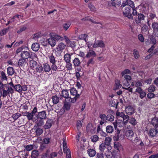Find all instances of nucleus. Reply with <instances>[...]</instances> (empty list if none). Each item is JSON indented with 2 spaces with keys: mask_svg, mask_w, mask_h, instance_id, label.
Returning <instances> with one entry per match:
<instances>
[{
  "mask_svg": "<svg viewBox=\"0 0 158 158\" xmlns=\"http://www.w3.org/2000/svg\"><path fill=\"white\" fill-rule=\"evenodd\" d=\"M20 56L22 58H23L25 59H27L28 58L33 59L36 56L34 53L31 52H28L27 51H22Z\"/></svg>",
  "mask_w": 158,
  "mask_h": 158,
  "instance_id": "f257e3e1",
  "label": "nucleus"
},
{
  "mask_svg": "<svg viewBox=\"0 0 158 158\" xmlns=\"http://www.w3.org/2000/svg\"><path fill=\"white\" fill-rule=\"evenodd\" d=\"M13 93V90L12 87L9 85L7 86H5L2 90V96L3 97H6L8 95H9L10 93L12 94Z\"/></svg>",
  "mask_w": 158,
  "mask_h": 158,
  "instance_id": "f03ea898",
  "label": "nucleus"
},
{
  "mask_svg": "<svg viewBox=\"0 0 158 158\" xmlns=\"http://www.w3.org/2000/svg\"><path fill=\"white\" fill-rule=\"evenodd\" d=\"M63 149L64 152L66 153V158H71L70 151L69 149L67 148L66 138H63Z\"/></svg>",
  "mask_w": 158,
  "mask_h": 158,
  "instance_id": "7ed1b4c3",
  "label": "nucleus"
},
{
  "mask_svg": "<svg viewBox=\"0 0 158 158\" xmlns=\"http://www.w3.org/2000/svg\"><path fill=\"white\" fill-rule=\"evenodd\" d=\"M128 120H123V119H117L115 122L113 123L114 128L116 129L117 127H122L126 124Z\"/></svg>",
  "mask_w": 158,
  "mask_h": 158,
  "instance_id": "20e7f679",
  "label": "nucleus"
},
{
  "mask_svg": "<svg viewBox=\"0 0 158 158\" xmlns=\"http://www.w3.org/2000/svg\"><path fill=\"white\" fill-rule=\"evenodd\" d=\"M116 115L117 119L128 120L129 117L127 115H125L123 112L120 113L117 111L116 113Z\"/></svg>",
  "mask_w": 158,
  "mask_h": 158,
  "instance_id": "39448f33",
  "label": "nucleus"
},
{
  "mask_svg": "<svg viewBox=\"0 0 158 158\" xmlns=\"http://www.w3.org/2000/svg\"><path fill=\"white\" fill-rule=\"evenodd\" d=\"M33 122L35 123L37 126L40 127L43 125L44 123V119L38 118L37 117H34L33 119Z\"/></svg>",
  "mask_w": 158,
  "mask_h": 158,
  "instance_id": "423d86ee",
  "label": "nucleus"
},
{
  "mask_svg": "<svg viewBox=\"0 0 158 158\" xmlns=\"http://www.w3.org/2000/svg\"><path fill=\"white\" fill-rule=\"evenodd\" d=\"M125 135L127 139L132 141V138L134 135V132L132 129L128 130L126 131Z\"/></svg>",
  "mask_w": 158,
  "mask_h": 158,
  "instance_id": "0eeeda50",
  "label": "nucleus"
},
{
  "mask_svg": "<svg viewBox=\"0 0 158 158\" xmlns=\"http://www.w3.org/2000/svg\"><path fill=\"white\" fill-rule=\"evenodd\" d=\"M93 47L94 48H97L98 47L103 48L105 47V44L101 40H96Z\"/></svg>",
  "mask_w": 158,
  "mask_h": 158,
  "instance_id": "6e6552de",
  "label": "nucleus"
},
{
  "mask_svg": "<svg viewBox=\"0 0 158 158\" xmlns=\"http://www.w3.org/2000/svg\"><path fill=\"white\" fill-rule=\"evenodd\" d=\"M35 117L43 119H45L47 118V114L45 110L38 112L35 116Z\"/></svg>",
  "mask_w": 158,
  "mask_h": 158,
  "instance_id": "1a4fd4ad",
  "label": "nucleus"
},
{
  "mask_svg": "<svg viewBox=\"0 0 158 158\" xmlns=\"http://www.w3.org/2000/svg\"><path fill=\"white\" fill-rule=\"evenodd\" d=\"M50 38L48 39V42L52 47H54L56 44V41L53 37H52L51 33L50 34Z\"/></svg>",
  "mask_w": 158,
  "mask_h": 158,
  "instance_id": "9d476101",
  "label": "nucleus"
},
{
  "mask_svg": "<svg viewBox=\"0 0 158 158\" xmlns=\"http://www.w3.org/2000/svg\"><path fill=\"white\" fill-rule=\"evenodd\" d=\"M143 82L141 80L135 81L132 82L131 85L133 87H140L143 86Z\"/></svg>",
  "mask_w": 158,
  "mask_h": 158,
  "instance_id": "9b49d317",
  "label": "nucleus"
},
{
  "mask_svg": "<svg viewBox=\"0 0 158 158\" xmlns=\"http://www.w3.org/2000/svg\"><path fill=\"white\" fill-rule=\"evenodd\" d=\"M71 94L72 95L76 97H79L80 94L77 93V91L74 88H72L70 89Z\"/></svg>",
  "mask_w": 158,
  "mask_h": 158,
  "instance_id": "f8f14e48",
  "label": "nucleus"
},
{
  "mask_svg": "<svg viewBox=\"0 0 158 158\" xmlns=\"http://www.w3.org/2000/svg\"><path fill=\"white\" fill-rule=\"evenodd\" d=\"M52 37H53L55 40L62 41L64 40L63 37L56 33H51Z\"/></svg>",
  "mask_w": 158,
  "mask_h": 158,
  "instance_id": "ddd939ff",
  "label": "nucleus"
},
{
  "mask_svg": "<svg viewBox=\"0 0 158 158\" xmlns=\"http://www.w3.org/2000/svg\"><path fill=\"white\" fill-rule=\"evenodd\" d=\"M87 53L86 56L87 58L94 57L96 56V54L95 52L92 50H89Z\"/></svg>",
  "mask_w": 158,
  "mask_h": 158,
  "instance_id": "4468645a",
  "label": "nucleus"
},
{
  "mask_svg": "<svg viewBox=\"0 0 158 158\" xmlns=\"http://www.w3.org/2000/svg\"><path fill=\"white\" fill-rule=\"evenodd\" d=\"M52 121L51 119H48L45 125L44 126V129H48L50 128L52 126Z\"/></svg>",
  "mask_w": 158,
  "mask_h": 158,
  "instance_id": "2eb2a0df",
  "label": "nucleus"
},
{
  "mask_svg": "<svg viewBox=\"0 0 158 158\" xmlns=\"http://www.w3.org/2000/svg\"><path fill=\"white\" fill-rule=\"evenodd\" d=\"M125 111L128 115H131L134 113V109L131 106H128L126 108Z\"/></svg>",
  "mask_w": 158,
  "mask_h": 158,
  "instance_id": "dca6fc26",
  "label": "nucleus"
},
{
  "mask_svg": "<svg viewBox=\"0 0 158 158\" xmlns=\"http://www.w3.org/2000/svg\"><path fill=\"white\" fill-rule=\"evenodd\" d=\"M43 70L45 72H49L51 70L50 66L48 63H44L43 65Z\"/></svg>",
  "mask_w": 158,
  "mask_h": 158,
  "instance_id": "f3484780",
  "label": "nucleus"
},
{
  "mask_svg": "<svg viewBox=\"0 0 158 158\" xmlns=\"http://www.w3.org/2000/svg\"><path fill=\"white\" fill-rule=\"evenodd\" d=\"M40 47V45L37 43H35L33 44L31 46L32 50L35 52L39 50Z\"/></svg>",
  "mask_w": 158,
  "mask_h": 158,
  "instance_id": "a211bd4d",
  "label": "nucleus"
},
{
  "mask_svg": "<svg viewBox=\"0 0 158 158\" xmlns=\"http://www.w3.org/2000/svg\"><path fill=\"white\" fill-rule=\"evenodd\" d=\"M104 155L106 158H112L113 156L112 153L108 148H106V150L105 151Z\"/></svg>",
  "mask_w": 158,
  "mask_h": 158,
  "instance_id": "6ab92c4d",
  "label": "nucleus"
},
{
  "mask_svg": "<svg viewBox=\"0 0 158 158\" xmlns=\"http://www.w3.org/2000/svg\"><path fill=\"white\" fill-rule=\"evenodd\" d=\"M66 46L64 43L61 42L57 46L56 49L58 51H62L65 48Z\"/></svg>",
  "mask_w": 158,
  "mask_h": 158,
  "instance_id": "aec40b11",
  "label": "nucleus"
},
{
  "mask_svg": "<svg viewBox=\"0 0 158 158\" xmlns=\"http://www.w3.org/2000/svg\"><path fill=\"white\" fill-rule=\"evenodd\" d=\"M24 114H26V115L23 114V115L26 116L28 120H32L33 122V119L34 118V117H33L34 114H33L32 113L27 112L24 113Z\"/></svg>",
  "mask_w": 158,
  "mask_h": 158,
  "instance_id": "412c9836",
  "label": "nucleus"
},
{
  "mask_svg": "<svg viewBox=\"0 0 158 158\" xmlns=\"http://www.w3.org/2000/svg\"><path fill=\"white\" fill-rule=\"evenodd\" d=\"M81 62L78 58H75L73 60V63L76 69V67H79L80 64Z\"/></svg>",
  "mask_w": 158,
  "mask_h": 158,
  "instance_id": "4be33fe9",
  "label": "nucleus"
},
{
  "mask_svg": "<svg viewBox=\"0 0 158 158\" xmlns=\"http://www.w3.org/2000/svg\"><path fill=\"white\" fill-rule=\"evenodd\" d=\"M50 62L51 63H56V60L54 56L52 54H51L48 55L47 57Z\"/></svg>",
  "mask_w": 158,
  "mask_h": 158,
  "instance_id": "5701e85b",
  "label": "nucleus"
},
{
  "mask_svg": "<svg viewBox=\"0 0 158 158\" xmlns=\"http://www.w3.org/2000/svg\"><path fill=\"white\" fill-rule=\"evenodd\" d=\"M71 55L70 53H66L64 55V59L66 63H68L70 61Z\"/></svg>",
  "mask_w": 158,
  "mask_h": 158,
  "instance_id": "b1692460",
  "label": "nucleus"
},
{
  "mask_svg": "<svg viewBox=\"0 0 158 158\" xmlns=\"http://www.w3.org/2000/svg\"><path fill=\"white\" fill-rule=\"evenodd\" d=\"M38 65L36 61L32 60L30 61V66L33 69L35 70Z\"/></svg>",
  "mask_w": 158,
  "mask_h": 158,
  "instance_id": "393cba45",
  "label": "nucleus"
},
{
  "mask_svg": "<svg viewBox=\"0 0 158 158\" xmlns=\"http://www.w3.org/2000/svg\"><path fill=\"white\" fill-rule=\"evenodd\" d=\"M61 95L62 97H63L66 98L67 100L68 99L69 97V94L68 90H67L64 89L62 91Z\"/></svg>",
  "mask_w": 158,
  "mask_h": 158,
  "instance_id": "a878e982",
  "label": "nucleus"
},
{
  "mask_svg": "<svg viewBox=\"0 0 158 158\" xmlns=\"http://www.w3.org/2000/svg\"><path fill=\"white\" fill-rule=\"evenodd\" d=\"M87 153L89 156L90 157H93L96 154L95 151L91 149H88L87 150Z\"/></svg>",
  "mask_w": 158,
  "mask_h": 158,
  "instance_id": "bb28decb",
  "label": "nucleus"
},
{
  "mask_svg": "<svg viewBox=\"0 0 158 158\" xmlns=\"http://www.w3.org/2000/svg\"><path fill=\"white\" fill-rule=\"evenodd\" d=\"M88 35L85 34H82L79 36L78 38L79 39L84 40L86 42L88 40Z\"/></svg>",
  "mask_w": 158,
  "mask_h": 158,
  "instance_id": "cd10ccee",
  "label": "nucleus"
},
{
  "mask_svg": "<svg viewBox=\"0 0 158 158\" xmlns=\"http://www.w3.org/2000/svg\"><path fill=\"white\" fill-rule=\"evenodd\" d=\"M15 72L14 69L13 67H9L7 69V73L10 76H11L14 74Z\"/></svg>",
  "mask_w": 158,
  "mask_h": 158,
  "instance_id": "c85d7f7f",
  "label": "nucleus"
},
{
  "mask_svg": "<svg viewBox=\"0 0 158 158\" xmlns=\"http://www.w3.org/2000/svg\"><path fill=\"white\" fill-rule=\"evenodd\" d=\"M26 59L23 58L19 59L18 62L19 66H23L25 65L26 63Z\"/></svg>",
  "mask_w": 158,
  "mask_h": 158,
  "instance_id": "c756f323",
  "label": "nucleus"
},
{
  "mask_svg": "<svg viewBox=\"0 0 158 158\" xmlns=\"http://www.w3.org/2000/svg\"><path fill=\"white\" fill-rule=\"evenodd\" d=\"M157 134L154 129H152L149 131L148 134L150 136L152 137L155 136Z\"/></svg>",
  "mask_w": 158,
  "mask_h": 158,
  "instance_id": "7c9ffc66",
  "label": "nucleus"
},
{
  "mask_svg": "<svg viewBox=\"0 0 158 158\" xmlns=\"http://www.w3.org/2000/svg\"><path fill=\"white\" fill-rule=\"evenodd\" d=\"M39 155L38 151L37 150H34L31 152V157L32 158H35L38 156Z\"/></svg>",
  "mask_w": 158,
  "mask_h": 158,
  "instance_id": "2f4dec72",
  "label": "nucleus"
},
{
  "mask_svg": "<svg viewBox=\"0 0 158 158\" xmlns=\"http://www.w3.org/2000/svg\"><path fill=\"white\" fill-rule=\"evenodd\" d=\"M115 86L114 88V89L116 90L120 88L122 86L121 84H120V82L118 80H116L115 81Z\"/></svg>",
  "mask_w": 158,
  "mask_h": 158,
  "instance_id": "473e14b6",
  "label": "nucleus"
},
{
  "mask_svg": "<svg viewBox=\"0 0 158 158\" xmlns=\"http://www.w3.org/2000/svg\"><path fill=\"white\" fill-rule=\"evenodd\" d=\"M43 129L40 128H37L35 131L36 135L37 136H39L41 135L43 133Z\"/></svg>",
  "mask_w": 158,
  "mask_h": 158,
  "instance_id": "72a5a7b5",
  "label": "nucleus"
},
{
  "mask_svg": "<svg viewBox=\"0 0 158 158\" xmlns=\"http://www.w3.org/2000/svg\"><path fill=\"white\" fill-rule=\"evenodd\" d=\"M152 27L154 31H158V23L156 22L153 23H152Z\"/></svg>",
  "mask_w": 158,
  "mask_h": 158,
  "instance_id": "f704fd0d",
  "label": "nucleus"
},
{
  "mask_svg": "<svg viewBox=\"0 0 158 158\" xmlns=\"http://www.w3.org/2000/svg\"><path fill=\"white\" fill-rule=\"evenodd\" d=\"M15 90L19 93L21 92V86L20 84H17L15 85L14 87Z\"/></svg>",
  "mask_w": 158,
  "mask_h": 158,
  "instance_id": "c9c22d12",
  "label": "nucleus"
},
{
  "mask_svg": "<svg viewBox=\"0 0 158 158\" xmlns=\"http://www.w3.org/2000/svg\"><path fill=\"white\" fill-rule=\"evenodd\" d=\"M106 145L104 143H101L99 146V149L100 151L102 152H103L106 149Z\"/></svg>",
  "mask_w": 158,
  "mask_h": 158,
  "instance_id": "e433bc0d",
  "label": "nucleus"
},
{
  "mask_svg": "<svg viewBox=\"0 0 158 158\" xmlns=\"http://www.w3.org/2000/svg\"><path fill=\"white\" fill-rule=\"evenodd\" d=\"M106 132L109 133H112L114 130L113 127L111 126H107L106 127Z\"/></svg>",
  "mask_w": 158,
  "mask_h": 158,
  "instance_id": "4c0bfd02",
  "label": "nucleus"
},
{
  "mask_svg": "<svg viewBox=\"0 0 158 158\" xmlns=\"http://www.w3.org/2000/svg\"><path fill=\"white\" fill-rule=\"evenodd\" d=\"M71 24V23L69 22H68L64 23L63 25V29L65 31H67L70 27Z\"/></svg>",
  "mask_w": 158,
  "mask_h": 158,
  "instance_id": "58836bf2",
  "label": "nucleus"
},
{
  "mask_svg": "<svg viewBox=\"0 0 158 158\" xmlns=\"http://www.w3.org/2000/svg\"><path fill=\"white\" fill-rule=\"evenodd\" d=\"M111 138L109 137H106L105 140V144L107 146L110 145V143L111 140Z\"/></svg>",
  "mask_w": 158,
  "mask_h": 158,
  "instance_id": "ea45409f",
  "label": "nucleus"
},
{
  "mask_svg": "<svg viewBox=\"0 0 158 158\" xmlns=\"http://www.w3.org/2000/svg\"><path fill=\"white\" fill-rule=\"evenodd\" d=\"M148 89L149 92H153L156 90V87L154 85H152L148 87Z\"/></svg>",
  "mask_w": 158,
  "mask_h": 158,
  "instance_id": "a19ab883",
  "label": "nucleus"
},
{
  "mask_svg": "<svg viewBox=\"0 0 158 158\" xmlns=\"http://www.w3.org/2000/svg\"><path fill=\"white\" fill-rule=\"evenodd\" d=\"M128 120H129V123L133 126L135 125L137 123L135 119L133 118H131L129 119Z\"/></svg>",
  "mask_w": 158,
  "mask_h": 158,
  "instance_id": "79ce46f5",
  "label": "nucleus"
},
{
  "mask_svg": "<svg viewBox=\"0 0 158 158\" xmlns=\"http://www.w3.org/2000/svg\"><path fill=\"white\" fill-rule=\"evenodd\" d=\"M52 102L54 104H56L59 101V97L57 96L56 95H55L53 96L52 98Z\"/></svg>",
  "mask_w": 158,
  "mask_h": 158,
  "instance_id": "37998d69",
  "label": "nucleus"
},
{
  "mask_svg": "<svg viewBox=\"0 0 158 158\" xmlns=\"http://www.w3.org/2000/svg\"><path fill=\"white\" fill-rule=\"evenodd\" d=\"M36 71L38 73H42L43 72V67L42 66H39V65L35 69Z\"/></svg>",
  "mask_w": 158,
  "mask_h": 158,
  "instance_id": "c03bdc74",
  "label": "nucleus"
},
{
  "mask_svg": "<svg viewBox=\"0 0 158 158\" xmlns=\"http://www.w3.org/2000/svg\"><path fill=\"white\" fill-rule=\"evenodd\" d=\"M114 119V116L111 114H109L106 116V120H107L110 121H113Z\"/></svg>",
  "mask_w": 158,
  "mask_h": 158,
  "instance_id": "a18cd8bd",
  "label": "nucleus"
},
{
  "mask_svg": "<svg viewBox=\"0 0 158 158\" xmlns=\"http://www.w3.org/2000/svg\"><path fill=\"white\" fill-rule=\"evenodd\" d=\"M82 20L84 21H86V20H89L91 21L92 23H97V24H102L101 23L99 22H97L93 20L92 19H91L89 18V17H86L85 18H84L82 19Z\"/></svg>",
  "mask_w": 158,
  "mask_h": 158,
  "instance_id": "49530a36",
  "label": "nucleus"
},
{
  "mask_svg": "<svg viewBox=\"0 0 158 158\" xmlns=\"http://www.w3.org/2000/svg\"><path fill=\"white\" fill-rule=\"evenodd\" d=\"M79 98V97H74V98H72L70 97H68L67 100L70 102L74 103L76 102L77 99Z\"/></svg>",
  "mask_w": 158,
  "mask_h": 158,
  "instance_id": "de8ad7c7",
  "label": "nucleus"
},
{
  "mask_svg": "<svg viewBox=\"0 0 158 158\" xmlns=\"http://www.w3.org/2000/svg\"><path fill=\"white\" fill-rule=\"evenodd\" d=\"M21 116V114H20L17 113L14 114L12 116V117L15 120H17Z\"/></svg>",
  "mask_w": 158,
  "mask_h": 158,
  "instance_id": "09e8293b",
  "label": "nucleus"
},
{
  "mask_svg": "<svg viewBox=\"0 0 158 158\" xmlns=\"http://www.w3.org/2000/svg\"><path fill=\"white\" fill-rule=\"evenodd\" d=\"M63 38L64 39V40L65 42L67 44L69 45H71V44L72 43V42L67 36H64Z\"/></svg>",
  "mask_w": 158,
  "mask_h": 158,
  "instance_id": "8fccbe9b",
  "label": "nucleus"
},
{
  "mask_svg": "<svg viewBox=\"0 0 158 158\" xmlns=\"http://www.w3.org/2000/svg\"><path fill=\"white\" fill-rule=\"evenodd\" d=\"M88 7L91 11L95 12L96 10L95 8L91 3H89V4Z\"/></svg>",
  "mask_w": 158,
  "mask_h": 158,
  "instance_id": "3c124183",
  "label": "nucleus"
},
{
  "mask_svg": "<svg viewBox=\"0 0 158 158\" xmlns=\"http://www.w3.org/2000/svg\"><path fill=\"white\" fill-rule=\"evenodd\" d=\"M98 136L96 135H94L91 137L92 141L94 142L97 141L98 140Z\"/></svg>",
  "mask_w": 158,
  "mask_h": 158,
  "instance_id": "603ef678",
  "label": "nucleus"
},
{
  "mask_svg": "<svg viewBox=\"0 0 158 158\" xmlns=\"http://www.w3.org/2000/svg\"><path fill=\"white\" fill-rule=\"evenodd\" d=\"M133 53L134 55L135 58V59H137L138 58L139 55L138 52L137 50L136 49H134L133 51Z\"/></svg>",
  "mask_w": 158,
  "mask_h": 158,
  "instance_id": "864d4df0",
  "label": "nucleus"
},
{
  "mask_svg": "<svg viewBox=\"0 0 158 158\" xmlns=\"http://www.w3.org/2000/svg\"><path fill=\"white\" fill-rule=\"evenodd\" d=\"M131 12V10L129 7H126L124 11L123 12V14L124 15L127 14L128 13V14H130Z\"/></svg>",
  "mask_w": 158,
  "mask_h": 158,
  "instance_id": "5fc2aeb1",
  "label": "nucleus"
},
{
  "mask_svg": "<svg viewBox=\"0 0 158 158\" xmlns=\"http://www.w3.org/2000/svg\"><path fill=\"white\" fill-rule=\"evenodd\" d=\"M70 106L71 105L68 102H66L64 103V107L66 110H68L70 109Z\"/></svg>",
  "mask_w": 158,
  "mask_h": 158,
  "instance_id": "6e6d98bb",
  "label": "nucleus"
},
{
  "mask_svg": "<svg viewBox=\"0 0 158 158\" xmlns=\"http://www.w3.org/2000/svg\"><path fill=\"white\" fill-rule=\"evenodd\" d=\"M131 83V81H128L127 80H123V85L126 86H129L130 85Z\"/></svg>",
  "mask_w": 158,
  "mask_h": 158,
  "instance_id": "4d7b16f0",
  "label": "nucleus"
},
{
  "mask_svg": "<svg viewBox=\"0 0 158 158\" xmlns=\"http://www.w3.org/2000/svg\"><path fill=\"white\" fill-rule=\"evenodd\" d=\"M34 147V145H27L25 147V148L27 151H30Z\"/></svg>",
  "mask_w": 158,
  "mask_h": 158,
  "instance_id": "13d9d810",
  "label": "nucleus"
},
{
  "mask_svg": "<svg viewBox=\"0 0 158 158\" xmlns=\"http://www.w3.org/2000/svg\"><path fill=\"white\" fill-rule=\"evenodd\" d=\"M127 5L130 6L132 8H135V6L133 2L131 0H127Z\"/></svg>",
  "mask_w": 158,
  "mask_h": 158,
  "instance_id": "bf43d9fd",
  "label": "nucleus"
},
{
  "mask_svg": "<svg viewBox=\"0 0 158 158\" xmlns=\"http://www.w3.org/2000/svg\"><path fill=\"white\" fill-rule=\"evenodd\" d=\"M51 68L53 71H56L57 70V67L56 64V63H52Z\"/></svg>",
  "mask_w": 158,
  "mask_h": 158,
  "instance_id": "052dcab7",
  "label": "nucleus"
},
{
  "mask_svg": "<svg viewBox=\"0 0 158 158\" xmlns=\"http://www.w3.org/2000/svg\"><path fill=\"white\" fill-rule=\"evenodd\" d=\"M138 19L139 21H141L144 19V15L141 14H138ZM138 23H140L139 21Z\"/></svg>",
  "mask_w": 158,
  "mask_h": 158,
  "instance_id": "680f3d73",
  "label": "nucleus"
},
{
  "mask_svg": "<svg viewBox=\"0 0 158 158\" xmlns=\"http://www.w3.org/2000/svg\"><path fill=\"white\" fill-rule=\"evenodd\" d=\"M130 72L131 71L130 70L128 69H126L121 73V75L123 76L126 75V74L130 73Z\"/></svg>",
  "mask_w": 158,
  "mask_h": 158,
  "instance_id": "e2e57ef3",
  "label": "nucleus"
},
{
  "mask_svg": "<svg viewBox=\"0 0 158 158\" xmlns=\"http://www.w3.org/2000/svg\"><path fill=\"white\" fill-rule=\"evenodd\" d=\"M150 40L152 43L153 44H156V39L153 36H150Z\"/></svg>",
  "mask_w": 158,
  "mask_h": 158,
  "instance_id": "0e129e2a",
  "label": "nucleus"
},
{
  "mask_svg": "<svg viewBox=\"0 0 158 158\" xmlns=\"http://www.w3.org/2000/svg\"><path fill=\"white\" fill-rule=\"evenodd\" d=\"M158 123L157 119L156 118H153L152 119L151 121V123L153 126H155L156 125H157V123Z\"/></svg>",
  "mask_w": 158,
  "mask_h": 158,
  "instance_id": "69168bd1",
  "label": "nucleus"
},
{
  "mask_svg": "<svg viewBox=\"0 0 158 158\" xmlns=\"http://www.w3.org/2000/svg\"><path fill=\"white\" fill-rule=\"evenodd\" d=\"M155 94L151 92H149V93L147 94L148 98L149 99H151L154 98L155 97Z\"/></svg>",
  "mask_w": 158,
  "mask_h": 158,
  "instance_id": "338daca9",
  "label": "nucleus"
},
{
  "mask_svg": "<svg viewBox=\"0 0 158 158\" xmlns=\"http://www.w3.org/2000/svg\"><path fill=\"white\" fill-rule=\"evenodd\" d=\"M57 153L54 152H52L49 155V158H54L55 157H56L57 156Z\"/></svg>",
  "mask_w": 158,
  "mask_h": 158,
  "instance_id": "774afa93",
  "label": "nucleus"
}]
</instances>
